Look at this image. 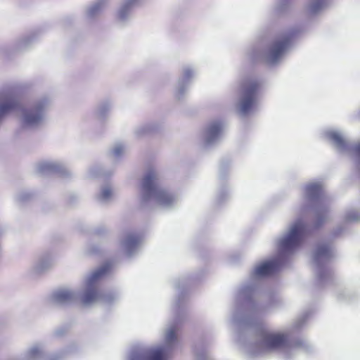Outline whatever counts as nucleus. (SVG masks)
Returning <instances> with one entry per match:
<instances>
[{
  "label": "nucleus",
  "mask_w": 360,
  "mask_h": 360,
  "mask_svg": "<svg viewBox=\"0 0 360 360\" xmlns=\"http://www.w3.org/2000/svg\"><path fill=\"white\" fill-rule=\"evenodd\" d=\"M290 38L285 37L281 40L275 41L270 50V57L273 61L277 60L290 44Z\"/></svg>",
  "instance_id": "2eb2a0df"
},
{
  "label": "nucleus",
  "mask_w": 360,
  "mask_h": 360,
  "mask_svg": "<svg viewBox=\"0 0 360 360\" xmlns=\"http://www.w3.org/2000/svg\"><path fill=\"white\" fill-rule=\"evenodd\" d=\"M158 202V173L155 167L146 168L140 182V202L148 207Z\"/></svg>",
  "instance_id": "7ed1b4c3"
},
{
  "label": "nucleus",
  "mask_w": 360,
  "mask_h": 360,
  "mask_svg": "<svg viewBox=\"0 0 360 360\" xmlns=\"http://www.w3.org/2000/svg\"><path fill=\"white\" fill-rule=\"evenodd\" d=\"M108 0H94L84 9V17L88 22L96 20L104 11Z\"/></svg>",
  "instance_id": "f8f14e48"
},
{
  "label": "nucleus",
  "mask_w": 360,
  "mask_h": 360,
  "mask_svg": "<svg viewBox=\"0 0 360 360\" xmlns=\"http://www.w3.org/2000/svg\"><path fill=\"white\" fill-rule=\"evenodd\" d=\"M54 263V256L51 252H45L37 257L30 268V274L37 276L49 271Z\"/></svg>",
  "instance_id": "0eeeda50"
},
{
  "label": "nucleus",
  "mask_w": 360,
  "mask_h": 360,
  "mask_svg": "<svg viewBox=\"0 0 360 360\" xmlns=\"http://www.w3.org/2000/svg\"><path fill=\"white\" fill-rule=\"evenodd\" d=\"M165 348L159 347V356H158L159 360H165Z\"/></svg>",
  "instance_id": "7c9ffc66"
},
{
  "label": "nucleus",
  "mask_w": 360,
  "mask_h": 360,
  "mask_svg": "<svg viewBox=\"0 0 360 360\" xmlns=\"http://www.w3.org/2000/svg\"><path fill=\"white\" fill-rule=\"evenodd\" d=\"M278 266L279 264L276 260L266 262L255 268V274L259 276H269L276 272Z\"/></svg>",
  "instance_id": "dca6fc26"
},
{
  "label": "nucleus",
  "mask_w": 360,
  "mask_h": 360,
  "mask_svg": "<svg viewBox=\"0 0 360 360\" xmlns=\"http://www.w3.org/2000/svg\"><path fill=\"white\" fill-rule=\"evenodd\" d=\"M326 212H318L317 216H318V224H321L323 221V217L325 215Z\"/></svg>",
  "instance_id": "473e14b6"
},
{
  "label": "nucleus",
  "mask_w": 360,
  "mask_h": 360,
  "mask_svg": "<svg viewBox=\"0 0 360 360\" xmlns=\"http://www.w3.org/2000/svg\"><path fill=\"white\" fill-rule=\"evenodd\" d=\"M131 7L122 4L117 12V20L122 24L124 25L129 21L131 17Z\"/></svg>",
  "instance_id": "412c9836"
},
{
  "label": "nucleus",
  "mask_w": 360,
  "mask_h": 360,
  "mask_svg": "<svg viewBox=\"0 0 360 360\" xmlns=\"http://www.w3.org/2000/svg\"><path fill=\"white\" fill-rule=\"evenodd\" d=\"M307 193L312 196H318L321 192V188L318 184H311L307 188Z\"/></svg>",
  "instance_id": "c85d7f7f"
},
{
  "label": "nucleus",
  "mask_w": 360,
  "mask_h": 360,
  "mask_svg": "<svg viewBox=\"0 0 360 360\" xmlns=\"http://www.w3.org/2000/svg\"><path fill=\"white\" fill-rule=\"evenodd\" d=\"M51 100L43 96L22 105L19 98L11 91H0V124L12 112H18L20 127L26 131H36L46 123Z\"/></svg>",
  "instance_id": "f257e3e1"
},
{
  "label": "nucleus",
  "mask_w": 360,
  "mask_h": 360,
  "mask_svg": "<svg viewBox=\"0 0 360 360\" xmlns=\"http://www.w3.org/2000/svg\"><path fill=\"white\" fill-rule=\"evenodd\" d=\"M115 191L109 185L103 186L96 195V200L101 204L105 205L111 202L115 198Z\"/></svg>",
  "instance_id": "f3484780"
},
{
  "label": "nucleus",
  "mask_w": 360,
  "mask_h": 360,
  "mask_svg": "<svg viewBox=\"0 0 360 360\" xmlns=\"http://www.w3.org/2000/svg\"><path fill=\"white\" fill-rule=\"evenodd\" d=\"M126 360H158V347L134 348Z\"/></svg>",
  "instance_id": "ddd939ff"
},
{
  "label": "nucleus",
  "mask_w": 360,
  "mask_h": 360,
  "mask_svg": "<svg viewBox=\"0 0 360 360\" xmlns=\"http://www.w3.org/2000/svg\"><path fill=\"white\" fill-rule=\"evenodd\" d=\"M137 1L138 0H124L122 4L132 8Z\"/></svg>",
  "instance_id": "2f4dec72"
},
{
  "label": "nucleus",
  "mask_w": 360,
  "mask_h": 360,
  "mask_svg": "<svg viewBox=\"0 0 360 360\" xmlns=\"http://www.w3.org/2000/svg\"><path fill=\"white\" fill-rule=\"evenodd\" d=\"M331 139L337 145L338 147L345 148L347 146L346 141L342 135L338 133H333L330 135Z\"/></svg>",
  "instance_id": "cd10ccee"
},
{
  "label": "nucleus",
  "mask_w": 360,
  "mask_h": 360,
  "mask_svg": "<svg viewBox=\"0 0 360 360\" xmlns=\"http://www.w3.org/2000/svg\"><path fill=\"white\" fill-rule=\"evenodd\" d=\"M258 88L259 84L257 82L245 84L244 85L240 107L241 113L246 114L254 107Z\"/></svg>",
  "instance_id": "423d86ee"
},
{
  "label": "nucleus",
  "mask_w": 360,
  "mask_h": 360,
  "mask_svg": "<svg viewBox=\"0 0 360 360\" xmlns=\"http://www.w3.org/2000/svg\"><path fill=\"white\" fill-rule=\"evenodd\" d=\"M222 130V124L220 122H214L212 124L207 130L209 141L216 138Z\"/></svg>",
  "instance_id": "393cba45"
},
{
  "label": "nucleus",
  "mask_w": 360,
  "mask_h": 360,
  "mask_svg": "<svg viewBox=\"0 0 360 360\" xmlns=\"http://www.w3.org/2000/svg\"><path fill=\"white\" fill-rule=\"evenodd\" d=\"M125 152V146L121 143H115L109 150L110 156L115 159L121 158Z\"/></svg>",
  "instance_id": "b1692460"
},
{
  "label": "nucleus",
  "mask_w": 360,
  "mask_h": 360,
  "mask_svg": "<svg viewBox=\"0 0 360 360\" xmlns=\"http://www.w3.org/2000/svg\"><path fill=\"white\" fill-rule=\"evenodd\" d=\"M358 150L360 152V146L358 147Z\"/></svg>",
  "instance_id": "e433bc0d"
},
{
  "label": "nucleus",
  "mask_w": 360,
  "mask_h": 360,
  "mask_svg": "<svg viewBox=\"0 0 360 360\" xmlns=\"http://www.w3.org/2000/svg\"><path fill=\"white\" fill-rule=\"evenodd\" d=\"M114 173V169H105L101 165H95L91 166L88 172L90 178L105 177L111 176Z\"/></svg>",
  "instance_id": "6ab92c4d"
},
{
  "label": "nucleus",
  "mask_w": 360,
  "mask_h": 360,
  "mask_svg": "<svg viewBox=\"0 0 360 360\" xmlns=\"http://www.w3.org/2000/svg\"><path fill=\"white\" fill-rule=\"evenodd\" d=\"M331 256V250L328 245H320L317 247L314 259L319 261L321 259L329 258Z\"/></svg>",
  "instance_id": "4be33fe9"
},
{
  "label": "nucleus",
  "mask_w": 360,
  "mask_h": 360,
  "mask_svg": "<svg viewBox=\"0 0 360 360\" xmlns=\"http://www.w3.org/2000/svg\"><path fill=\"white\" fill-rule=\"evenodd\" d=\"M288 337L280 333L265 332L262 334L261 347L265 351L278 350L287 346Z\"/></svg>",
  "instance_id": "39448f33"
},
{
  "label": "nucleus",
  "mask_w": 360,
  "mask_h": 360,
  "mask_svg": "<svg viewBox=\"0 0 360 360\" xmlns=\"http://www.w3.org/2000/svg\"><path fill=\"white\" fill-rule=\"evenodd\" d=\"M141 243L139 234L134 232L127 233L120 241L121 248L129 257L134 256L139 252Z\"/></svg>",
  "instance_id": "1a4fd4ad"
},
{
  "label": "nucleus",
  "mask_w": 360,
  "mask_h": 360,
  "mask_svg": "<svg viewBox=\"0 0 360 360\" xmlns=\"http://www.w3.org/2000/svg\"><path fill=\"white\" fill-rule=\"evenodd\" d=\"M178 328L176 326L171 327L167 333L166 341L169 345H172L176 340Z\"/></svg>",
  "instance_id": "bb28decb"
},
{
  "label": "nucleus",
  "mask_w": 360,
  "mask_h": 360,
  "mask_svg": "<svg viewBox=\"0 0 360 360\" xmlns=\"http://www.w3.org/2000/svg\"><path fill=\"white\" fill-rule=\"evenodd\" d=\"M37 171L42 175L58 174L63 177L70 175V172L63 163L54 160H45L38 163Z\"/></svg>",
  "instance_id": "6e6552de"
},
{
  "label": "nucleus",
  "mask_w": 360,
  "mask_h": 360,
  "mask_svg": "<svg viewBox=\"0 0 360 360\" xmlns=\"http://www.w3.org/2000/svg\"><path fill=\"white\" fill-rule=\"evenodd\" d=\"M175 198L169 192L159 189V206L167 207L173 205Z\"/></svg>",
  "instance_id": "aec40b11"
},
{
  "label": "nucleus",
  "mask_w": 360,
  "mask_h": 360,
  "mask_svg": "<svg viewBox=\"0 0 360 360\" xmlns=\"http://www.w3.org/2000/svg\"><path fill=\"white\" fill-rule=\"evenodd\" d=\"M306 232L305 225L296 222L291 228L289 233L279 243V248L283 252H290L299 247L303 240Z\"/></svg>",
  "instance_id": "20e7f679"
},
{
  "label": "nucleus",
  "mask_w": 360,
  "mask_h": 360,
  "mask_svg": "<svg viewBox=\"0 0 360 360\" xmlns=\"http://www.w3.org/2000/svg\"><path fill=\"white\" fill-rule=\"evenodd\" d=\"M323 1V0H318V4L313 6L312 10L316 11L320 7L319 4H322Z\"/></svg>",
  "instance_id": "f704fd0d"
},
{
  "label": "nucleus",
  "mask_w": 360,
  "mask_h": 360,
  "mask_svg": "<svg viewBox=\"0 0 360 360\" xmlns=\"http://www.w3.org/2000/svg\"><path fill=\"white\" fill-rule=\"evenodd\" d=\"M78 299V294L70 289L63 288L53 292L51 296L52 303L66 306L75 303Z\"/></svg>",
  "instance_id": "9d476101"
},
{
  "label": "nucleus",
  "mask_w": 360,
  "mask_h": 360,
  "mask_svg": "<svg viewBox=\"0 0 360 360\" xmlns=\"http://www.w3.org/2000/svg\"><path fill=\"white\" fill-rule=\"evenodd\" d=\"M67 333V328L64 327L58 328L54 331L56 337H62Z\"/></svg>",
  "instance_id": "c756f323"
},
{
  "label": "nucleus",
  "mask_w": 360,
  "mask_h": 360,
  "mask_svg": "<svg viewBox=\"0 0 360 360\" xmlns=\"http://www.w3.org/2000/svg\"><path fill=\"white\" fill-rule=\"evenodd\" d=\"M55 354L47 355L40 343L30 346L20 356V360H56Z\"/></svg>",
  "instance_id": "9b49d317"
},
{
  "label": "nucleus",
  "mask_w": 360,
  "mask_h": 360,
  "mask_svg": "<svg viewBox=\"0 0 360 360\" xmlns=\"http://www.w3.org/2000/svg\"><path fill=\"white\" fill-rule=\"evenodd\" d=\"M156 127L155 122H146L135 127L134 134L137 138L145 137L155 133Z\"/></svg>",
  "instance_id": "a211bd4d"
},
{
  "label": "nucleus",
  "mask_w": 360,
  "mask_h": 360,
  "mask_svg": "<svg viewBox=\"0 0 360 360\" xmlns=\"http://www.w3.org/2000/svg\"><path fill=\"white\" fill-rule=\"evenodd\" d=\"M112 107V101L110 99L100 101L94 112L95 118L100 122H105L109 117Z\"/></svg>",
  "instance_id": "4468645a"
},
{
  "label": "nucleus",
  "mask_w": 360,
  "mask_h": 360,
  "mask_svg": "<svg viewBox=\"0 0 360 360\" xmlns=\"http://www.w3.org/2000/svg\"><path fill=\"white\" fill-rule=\"evenodd\" d=\"M110 266L109 263H105L86 276L80 295L81 302L84 306H89L97 302H101L105 304H111L118 300L117 292L102 293L99 288V282L108 273Z\"/></svg>",
  "instance_id": "f03ea898"
},
{
  "label": "nucleus",
  "mask_w": 360,
  "mask_h": 360,
  "mask_svg": "<svg viewBox=\"0 0 360 360\" xmlns=\"http://www.w3.org/2000/svg\"><path fill=\"white\" fill-rule=\"evenodd\" d=\"M32 40V37L30 36L19 39L15 43V49L16 51H22L26 49L31 44Z\"/></svg>",
  "instance_id": "a878e982"
},
{
  "label": "nucleus",
  "mask_w": 360,
  "mask_h": 360,
  "mask_svg": "<svg viewBox=\"0 0 360 360\" xmlns=\"http://www.w3.org/2000/svg\"><path fill=\"white\" fill-rule=\"evenodd\" d=\"M96 250H89V253H91V254L96 253Z\"/></svg>",
  "instance_id": "c9c22d12"
},
{
  "label": "nucleus",
  "mask_w": 360,
  "mask_h": 360,
  "mask_svg": "<svg viewBox=\"0 0 360 360\" xmlns=\"http://www.w3.org/2000/svg\"><path fill=\"white\" fill-rule=\"evenodd\" d=\"M33 198L34 195L32 193L27 190H23L17 193L15 200L18 204L23 205L31 201Z\"/></svg>",
  "instance_id": "5701e85b"
},
{
  "label": "nucleus",
  "mask_w": 360,
  "mask_h": 360,
  "mask_svg": "<svg viewBox=\"0 0 360 360\" xmlns=\"http://www.w3.org/2000/svg\"><path fill=\"white\" fill-rule=\"evenodd\" d=\"M193 75L192 70H186L184 71V77L188 79L190 78Z\"/></svg>",
  "instance_id": "72a5a7b5"
}]
</instances>
